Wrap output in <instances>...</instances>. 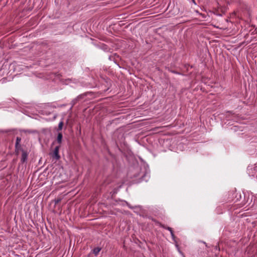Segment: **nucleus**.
<instances>
[{"label": "nucleus", "instance_id": "nucleus-1", "mask_svg": "<svg viewBox=\"0 0 257 257\" xmlns=\"http://www.w3.org/2000/svg\"><path fill=\"white\" fill-rule=\"evenodd\" d=\"M60 148V146H57L55 147L53 152L50 153V156L53 158L55 159L56 160H58L60 159V156L59 154V149Z\"/></svg>", "mask_w": 257, "mask_h": 257}, {"label": "nucleus", "instance_id": "nucleus-2", "mask_svg": "<svg viewBox=\"0 0 257 257\" xmlns=\"http://www.w3.org/2000/svg\"><path fill=\"white\" fill-rule=\"evenodd\" d=\"M22 151V156L21 158V162L23 164L27 161L28 157V153L27 151L24 150L23 149H21Z\"/></svg>", "mask_w": 257, "mask_h": 257}, {"label": "nucleus", "instance_id": "nucleus-3", "mask_svg": "<svg viewBox=\"0 0 257 257\" xmlns=\"http://www.w3.org/2000/svg\"><path fill=\"white\" fill-rule=\"evenodd\" d=\"M21 141V139L20 137H17L16 138V142L15 144V147L16 150L22 149L21 145H20V142Z\"/></svg>", "mask_w": 257, "mask_h": 257}, {"label": "nucleus", "instance_id": "nucleus-4", "mask_svg": "<svg viewBox=\"0 0 257 257\" xmlns=\"http://www.w3.org/2000/svg\"><path fill=\"white\" fill-rule=\"evenodd\" d=\"M63 138V135L61 133H59L57 137L56 141L60 146V144L62 143Z\"/></svg>", "mask_w": 257, "mask_h": 257}, {"label": "nucleus", "instance_id": "nucleus-5", "mask_svg": "<svg viewBox=\"0 0 257 257\" xmlns=\"http://www.w3.org/2000/svg\"><path fill=\"white\" fill-rule=\"evenodd\" d=\"M101 248L99 247H95L93 249V253L95 255H97L99 251H100Z\"/></svg>", "mask_w": 257, "mask_h": 257}, {"label": "nucleus", "instance_id": "nucleus-6", "mask_svg": "<svg viewBox=\"0 0 257 257\" xmlns=\"http://www.w3.org/2000/svg\"><path fill=\"white\" fill-rule=\"evenodd\" d=\"M63 121H61L59 123V124H58V128H57V131L59 132V131H60L62 130V127H63Z\"/></svg>", "mask_w": 257, "mask_h": 257}, {"label": "nucleus", "instance_id": "nucleus-7", "mask_svg": "<svg viewBox=\"0 0 257 257\" xmlns=\"http://www.w3.org/2000/svg\"><path fill=\"white\" fill-rule=\"evenodd\" d=\"M160 226L165 229L169 230V231H172V228L170 227L166 226L165 225L160 223Z\"/></svg>", "mask_w": 257, "mask_h": 257}, {"label": "nucleus", "instance_id": "nucleus-8", "mask_svg": "<svg viewBox=\"0 0 257 257\" xmlns=\"http://www.w3.org/2000/svg\"><path fill=\"white\" fill-rule=\"evenodd\" d=\"M62 200V198L59 197L54 200L55 205L59 203Z\"/></svg>", "mask_w": 257, "mask_h": 257}, {"label": "nucleus", "instance_id": "nucleus-9", "mask_svg": "<svg viewBox=\"0 0 257 257\" xmlns=\"http://www.w3.org/2000/svg\"><path fill=\"white\" fill-rule=\"evenodd\" d=\"M170 233H171V235L172 236V237L173 238L175 237V235H174V232H173V229H172V231H170Z\"/></svg>", "mask_w": 257, "mask_h": 257}, {"label": "nucleus", "instance_id": "nucleus-10", "mask_svg": "<svg viewBox=\"0 0 257 257\" xmlns=\"http://www.w3.org/2000/svg\"><path fill=\"white\" fill-rule=\"evenodd\" d=\"M170 233H171V235L172 236V237L173 238L175 237V235H174V232H173V229H172V231H170Z\"/></svg>", "mask_w": 257, "mask_h": 257}, {"label": "nucleus", "instance_id": "nucleus-11", "mask_svg": "<svg viewBox=\"0 0 257 257\" xmlns=\"http://www.w3.org/2000/svg\"><path fill=\"white\" fill-rule=\"evenodd\" d=\"M170 233H171V235L172 236V237L173 238L175 237V235H174V232H173V229H172V231H170Z\"/></svg>", "mask_w": 257, "mask_h": 257}, {"label": "nucleus", "instance_id": "nucleus-12", "mask_svg": "<svg viewBox=\"0 0 257 257\" xmlns=\"http://www.w3.org/2000/svg\"><path fill=\"white\" fill-rule=\"evenodd\" d=\"M127 206H128V207L130 208H131V209L134 208V207L131 206L130 205H129V204H128V205H127Z\"/></svg>", "mask_w": 257, "mask_h": 257}, {"label": "nucleus", "instance_id": "nucleus-13", "mask_svg": "<svg viewBox=\"0 0 257 257\" xmlns=\"http://www.w3.org/2000/svg\"><path fill=\"white\" fill-rule=\"evenodd\" d=\"M152 220L155 222H158L155 219L152 218Z\"/></svg>", "mask_w": 257, "mask_h": 257}, {"label": "nucleus", "instance_id": "nucleus-14", "mask_svg": "<svg viewBox=\"0 0 257 257\" xmlns=\"http://www.w3.org/2000/svg\"><path fill=\"white\" fill-rule=\"evenodd\" d=\"M173 73H176L175 71H172Z\"/></svg>", "mask_w": 257, "mask_h": 257}]
</instances>
